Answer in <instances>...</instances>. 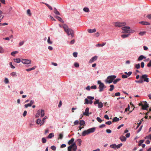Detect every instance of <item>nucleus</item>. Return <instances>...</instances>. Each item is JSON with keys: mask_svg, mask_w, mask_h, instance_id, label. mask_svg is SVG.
<instances>
[{"mask_svg": "<svg viewBox=\"0 0 151 151\" xmlns=\"http://www.w3.org/2000/svg\"><path fill=\"white\" fill-rule=\"evenodd\" d=\"M95 128L93 127L88 129L87 130L83 131L82 134V135L83 136H86V135L89 134L93 132L95 130Z\"/></svg>", "mask_w": 151, "mask_h": 151, "instance_id": "f257e3e1", "label": "nucleus"}, {"mask_svg": "<svg viewBox=\"0 0 151 151\" xmlns=\"http://www.w3.org/2000/svg\"><path fill=\"white\" fill-rule=\"evenodd\" d=\"M116 76L115 75H111L108 76L105 80L106 83H111L113 81V80L116 78Z\"/></svg>", "mask_w": 151, "mask_h": 151, "instance_id": "f03ea898", "label": "nucleus"}, {"mask_svg": "<svg viewBox=\"0 0 151 151\" xmlns=\"http://www.w3.org/2000/svg\"><path fill=\"white\" fill-rule=\"evenodd\" d=\"M114 24L116 27H120L125 26L126 24L125 22H114Z\"/></svg>", "mask_w": 151, "mask_h": 151, "instance_id": "7ed1b4c3", "label": "nucleus"}, {"mask_svg": "<svg viewBox=\"0 0 151 151\" xmlns=\"http://www.w3.org/2000/svg\"><path fill=\"white\" fill-rule=\"evenodd\" d=\"M77 148V146L76 145L75 143H74L73 144L68 147V151H71L72 149L73 151H75L76 150Z\"/></svg>", "mask_w": 151, "mask_h": 151, "instance_id": "20e7f679", "label": "nucleus"}, {"mask_svg": "<svg viewBox=\"0 0 151 151\" xmlns=\"http://www.w3.org/2000/svg\"><path fill=\"white\" fill-rule=\"evenodd\" d=\"M98 83L99 85V91L101 92L103 91L104 89L106 88V86L104 85L103 83H101V81H98Z\"/></svg>", "mask_w": 151, "mask_h": 151, "instance_id": "39448f33", "label": "nucleus"}, {"mask_svg": "<svg viewBox=\"0 0 151 151\" xmlns=\"http://www.w3.org/2000/svg\"><path fill=\"white\" fill-rule=\"evenodd\" d=\"M130 29L129 27L125 26L122 28V29L123 30L122 33H129V29Z\"/></svg>", "mask_w": 151, "mask_h": 151, "instance_id": "423d86ee", "label": "nucleus"}, {"mask_svg": "<svg viewBox=\"0 0 151 151\" xmlns=\"http://www.w3.org/2000/svg\"><path fill=\"white\" fill-rule=\"evenodd\" d=\"M63 27L65 31L67 34L68 35H69V29L68 28V26L66 24H64L63 25Z\"/></svg>", "mask_w": 151, "mask_h": 151, "instance_id": "0eeeda50", "label": "nucleus"}, {"mask_svg": "<svg viewBox=\"0 0 151 151\" xmlns=\"http://www.w3.org/2000/svg\"><path fill=\"white\" fill-rule=\"evenodd\" d=\"M22 62L24 64H28L31 63V61L29 60L28 59H22Z\"/></svg>", "mask_w": 151, "mask_h": 151, "instance_id": "6e6552de", "label": "nucleus"}, {"mask_svg": "<svg viewBox=\"0 0 151 151\" xmlns=\"http://www.w3.org/2000/svg\"><path fill=\"white\" fill-rule=\"evenodd\" d=\"M147 75L146 74L142 75L141 77V78L144 79V81L147 82H149V78H147Z\"/></svg>", "mask_w": 151, "mask_h": 151, "instance_id": "1a4fd4ad", "label": "nucleus"}, {"mask_svg": "<svg viewBox=\"0 0 151 151\" xmlns=\"http://www.w3.org/2000/svg\"><path fill=\"white\" fill-rule=\"evenodd\" d=\"M148 104L146 101H145L144 104L142 105V109L144 110H146L148 107Z\"/></svg>", "mask_w": 151, "mask_h": 151, "instance_id": "9d476101", "label": "nucleus"}, {"mask_svg": "<svg viewBox=\"0 0 151 151\" xmlns=\"http://www.w3.org/2000/svg\"><path fill=\"white\" fill-rule=\"evenodd\" d=\"M98 58V56H95L93 57L90 60H89V63H91L95 60H96Z\"/></svg>", "mask_w": 151, "mask_h": 151, "instance_id": "9b49d317", "label": "nucleus"}, {"mask_svg": "<svg viewBox=\"0 0 151 151\" xmlns=\"http://www.w3.org/2000/svg\"><path fill=\"white\" fill-rule=\"evenodd\" d=\"M93 103V101L92 100H91L89 101H88L87 99H85V104H91Z\"/></svg>", "mask_w": 151, "mask_h": 151, "instance_id": "f8f14e48", "label": "nucleus"}, {"mask_svg": "<svg viewBox=\"0 0 151 151\" xmlns=\"http://www.w3.org/2000/svg\"><path fill=\"white\" fill-rule=\"evenodd\" d=\"M89 108L88 107H87L86 108L85 112L83 113V114L84 115L88 116L89 114Z\"/></svg>", "mask_w": 151, "mask_h": 151, "instance_id": "ddd939ff", "label": "nucleus"}, {"mask_svg": "<svg viewBox=\"0 0 151 151\" xmlns=\"http://www.w3.org/2000/svg\"><path fill=\"white\" fill-rule=\"evenodd\" d=\"M96 29L95 28L94 29H88L87 30V31L89 33H90L95 32H96Z\"/></svg>", "mask_w": 151, "mask_h": 151, "instance_id": "4468645a", "label": "nucleus"}, {"mask_svg": "<svg viewBox=\"0 0 151 151\" xmlns=\"http://www.w3.org/2000/svg\"><path fill=\"white\" fill-rule=\"evenodd\" d=\"M69 33L70 35H71L72 37H73L74 36V31L71 29L70 28L69 30Z\"/></svg>", "mask_w": 151, "mask_h": 151, "instance_id": "2eb2a0df", "label": "nucleus"}, {"mask_svg": "<svg viewBox=\"0 0 151 151\" xmlns=\"http://www.w3.org/2000/svg\"><path fill=\"white\" fill-rule=\"evenodd\" d=\"M139 23L145 25H150V23L147 22L142 21L139 22Z\"/></svg>", "mask_w": 151, "mask_h": 151, "instance_id": "dca6fc26", "label": "nucleus"}, {"mask_svg": "<svg viewBox=\"0 0 151 151\" xmlns=\"http://www.w3.org/2000/svg\"><path fill=\"white\" fill-rule=\"evenodd\" d=\"M120 139L122 142L125 141L126 140V137L124 136H122L120 137Z\"/></svg>", "mask_w": 151, "mask_h": 151, "instance_id": "f3484780", "label": "nucleus"}, {"mask_svg": "<svg viewBox=\"0 0 151 151\" xmlns=\"http://www.w3.org/2000/svg\"><path fill=\"white\" fill-rule=\"evenodd\" d=\"M47 117L45 116L43 119L42 120L40 123V126H42L44 124L45 120L47 119Z\"/></svg>", "mask_w": 151, "mask_h": 151, "instance_id": "a211bd4d", "label": "nucleus"}, {"mask_svg": "<svg viewBox=\"0 0 151 151\" xmlns=\"http://www.w3.org/2000/svg\"><path fill=\"white\" fill-rule=\"evenodd\" d=\"M146 58V57L143 55H141L138 58V60L140 61L142 60L143 59Z\"/></svg>", "mask_w": 151, "mask_h": 151, "instance_id": "6ab92c4d", "label": "nucleus"}, {"mask_svg": "<svg viewBox=\"0 0 151 151\" xmlns=\"http://www.w3.org/2000/svg\"><path fill=\"white\" fill-rule=\"evenodd\" d=\"M74 140V139L73 138H72L70 139V140H69L68 142V144L70 145L71 144H73V143Z\"/></svg>", "mask_w": 151, "mask_h": 151, "instance_id": "aec40b11", "label": "nucleus"}, {"mask_svg": "<svg viewBox=\"0 0 151 151\" xmlns=\"http://www.w3.org/2000/svg\"><path fill=\"white\" fill-rule=\"evenodd\" d=\"M119 118L116 117H115L113 118L112 122H117L119 121Z\"/></svg>", "mask_w": 151, "mask_h": 151, "instance_id": "412c9836", "label": "nucleus"}, {"mask_svg": "<svg viewBox=\"0 0 151 151\" xmlns=\"http://www.w3.org/2000/svg\"><path fill=\"white\" fill-rule=\"evenodd\" d=\"M55 17L56 19H57L60 22H62V23L64 22L63 21L62 19V18L61 17H60L56 16Z\"/></svg>", "mask_w": 151, "mask_h": 151, "instance_id": "4be33fe9", "label": "nucleus"}, {"mask_svg": "<svg viewBox=\"0 0 151 151\" xmlns=\"http://www.w3.org/2000/svg\"><path fill=\"white\" fill-rule=\"evenodd\" d=\"M40 115V110H39L37 111V112L35 115V117H38Z\"/></svg>", "mask_w": 151, "mask_h": 151, "instance_id": "5701e85b", "label": "nucleus"}, {"mask_svg": "<svg viewBox=\"0 0 151 151\" xmlns=\"http://www.w3.org/2000/svg\"><path fill=\"white\" fill-rule=\"evenodd\" d=\"M45 115L44 111L43 110H41L40 111V116L41 117H43Z\"/></svg>", "mask_w": 151, "mask_h": 151, "instance_id": "b1692460", "label": "nucleus"}, {"mask_svg": "<svg viewBox=\"0 0 151 151\" xmlns=\"http://www.w3.org/2000/svg\"><path fill=\"white\" fill-rule=\"evenodd\" d=\"M54 13L55 14H56V15H60V13L57 10V9L55 8H54Z\"/></svg>", "mask_w": 151, "mask_h": 151, "instance_id": "393cba45", "label": "nucleus"}, {"mask_svg": "<svg viewBox=\"0 0 151 151\" xmlns=\"http://www.w3.org/2000/svg\"><path fill=\"white\" fill-rule=\"evenodd\" d=\"M103 104L101 102H99L98 104V107L99 108H101L103 106Z\"/></svg>", "mask_w": 151, "mask_h": 151, "instance_id": "a878e982", "label": "nucleus"}, {"mask_svg": "<svg viewBox=\"0 0 151 151\" xmlns=\"http://www.w3.org/2000/svg\"><path fill=\"white\" fill-rule=\"evenodd\" d=\"M80 124L81 126L83 125L84 127V124H85V122L84 121L81 120L80 121Z\"/></svg>", "mask_w": 151, "mask_h": 151, "instance_id": "bb28decb", "label": "nucleus"}, {"mask_svg": "<svg viewBox=\"0 0 151 151\" xmlns=\"http://www.w3.org/2000/svg\"><path fill=\"white\" fill-rule=\"evenodd\" d=\"M54 136V134L52 133H50L48 137H47V138H51L52 137H53Z\"/></svg>", "mask_w": 151, "mask_h": 151, "instance_id": "cd10ccee", "label": "nucleus"}, {"mask_svg": "<svg viewBox=\"0 0 151 151\" xmlns=\"http://www.w3.org/2000/svg\"><path fill=\"white\" fill-rule=\"evenodd\" d=\"M110 88L109 89V91H112L114 88V86L113 85H111L110 86Z\"/></svg>", "mask_w": 151, "mask_h": 151, "instance_id": "c85d7f7f", "label": "nucleus"}, {"mask_svg": "<svg viewBox=\"0 0 151 151\" xmlns=\"http://www.w3.org/2000/svg\"><path fill=\"white\" fill-rule=\"evenodd\" d=\"M110 147L114 149H116V145L115 144H114L111 145L110 146Z\"/></svg>", "mask_w": 151, "mask_h": 151, "instance_id": "c756f323", "label": "nucleus"}, {"mask_svg": "<svg viewBox=\"0 0 151 151\" xmlns=\"http://www.w3.org/2000/svg\"><path fill=\"white\" fill-rule=\"evenodd\" d=\"M106 44V43H103L102 44H98L96 45V47H97V46L102 47V46H104V45H105Z\"/></svg>", "mask_w": 151, "mask_h": 151, "instance_id": "7c9ffc66", "label": "nucleus"}, {"mask_svg": "<svg viewBox=\"0 0 151 151\" xmlns=\"http://www.w3.org/2000/svg\"><path fill=\"white\" fill-rule=\"evenodd\" d=\"M120 80L121 79L120 78H117L113 81V83L114 84H116L117 82H119Z\"/></svg>", "mask_w": 151, "mask_h": 151, "instance_id": "2f4dec72", "label": "nucleus"}, {"mask_svg": "<svg viewBox=\"0 0 151 151\" xmlns=\"http://www.w3.org/2000/svg\"><path fill=\"white\" fill-rule=\"evenodd\" d=\"M135 82L137 83H142L143 82V81L142 80V79L141 78H140V79L138 81H135Z\"/></svg>", "mask_w": 151, "mask_h": 151, "instance_id": "473e14b6", "label": "nucleus"}, {"mask_svg": "<svg viewBox=\"0 0 151 151\" xmlns=\"http://www.w3.org/2000/svg\"><path fill=\"white\" fill-rule=\"evenodd\" d=\"M129 34L122 35H121V37L123 38H125L129 37Z\"/></svg>", "mask_w": 151, "mask_h": 151, "instance_id": "72a5a7b5", "label": "nucleus"}, {"mask_svg": "<svg viewBox=\"0 0 151 151\" xmlns=\"http://www.w3.org/2000/svg\"><path fill=\"white\" fill-rule=\"evenodd\" d=\"M83 10L84 11L86 12H88L89 11V9L87 7H85L83 9Z\"/></svg>", "mask_w": 151, "mask_h": 151, "instance_id": "f704fd0d", "label": "nucleus"}, {"mask_svg": "<svg viewBox=\"0 0 151 151\" xmlns=\"http://www.w3.org/2000/svg\"><path fill=\"white\" fill-rule=\"evenodd\" d=\"M27 13L28 15H29V16H31L32 15V14L31 13L30 10L29 9H28L27 10Z\"/></svg>", "mask_w": 151, "mask_h": 151, "instance_id": "c9c22d12", "label": "nucleus"}, {"mask_svg": "<svg viewBox=\"0 0 151 151\" xmlns=\"http://www.w3.org/2000/svg\"><path fill=\"white\" fill-rule=\"evenodd\" d=\"M14 61L15 62L19 63L20 62V60L19 58H16L14 59Z\"/></svg>", "mask_w": 151, "mask_h": 151, "instance_id": "e433bc0d", "label": "nucleus"}, {"mask_svg": "<svg viewBox=\"0 0 151 151\" xmlns=\"http://www.w3.org/2000/svg\"><path fill=\"white\" fill-rule=\"evenodd\" d=\"M144 142V140H140L139 142L138 145L139 146H140L142 145V144Z\"/></svg>", "mask_w": 151, "mask_h": 151, "instance_id": "4c0bfd02", "label": "nucleus"}, {"mask_svg": "<svg viewBox=\"0 0 151 151\" xmlns=\"http://www.w3.org/2000/svg\"><path fill=\"white\" fill-rule=\"evenodd\" d=\"M35 68L34 67H33L32 68H31L26 69V70L27 71H29L35 69Z\"/></svg>", "mask_w": 151, "mask_h": 151, "instance_id": "58836bf2", "label": "nucleus"}, {"mask_svg": "<svg viewBox=\"0 0 151 151\" xmlns=\"http://www.w3.org/2000/svg\"><path fill=\"white\" fill-rule=\"evenodd\" d=\"M63 137V135L62 133H60L59 135V137L58 138V139H62Z\"/></svg>", "mask_w": 151, "mask_h": 151, "instance_id": "ea45409f", "label": "nucleus"}, {"mask_svg": "<svg viewBox=\"0 0 151 151\" xmlns=\"http://www.w3.org/2000/svg\"><path fill=\"white\" fill-rule=\"evenodd\" d=\"M47 42L49 44H52V42L50 41V37H48Z\"/></svg>", "mask_w": 151, "mask_h": 151, "instance_id": "a19ab883", "label": "nucleus"}, {"mask_svg": "<svg viewBox=\"0 0 151 151\" xmlns=\"http://www.w3.org/2000/svg\"><path fill=\"white\" fill-rule=\"evenodd\" d=\"M146 33L145 31H144L143 32H140L139 34L140 36H143Z\"/></svg>", "mask_w": 151, "mask_h": 151, "instance_id": "79ce46f5", "label": "nucleus"}, {"mask_svg": "<svg viewBox=\"0 0 151 151\" xmlns=\"http://www.w3.org/2000/svg\"><path fill=\"white\" fill-rule=\"evenodd\" d=\"M77 140L79 146H80L81 145V142H82L81 140L80 139H78Z\"/></svg>", "mask_w": 151, "mask_h": 151, "instance_id": "37998d69", "label": "nucleus"}, {"mask_svg": "<svg viewBox=\"0 0 151 151\" xmlns=\"http://www.w3.org/2000/svg\"><path fill=\"white\" fill-rule=\"evenodd\" d=\"M47 140L45 138H42V142L43 143H45L46 142Z\"/></svg>", "mask_w": 151, "mask_h": 151, "instance_id": "c03bdc74", "label": "nucleus"}, {"mask_svg": "<svg viewBox=\"0 0 151 151\" xmlns=\"http://www.w3.org/2000/svg\"><path fill=\"white\" fill-rule=\"evenodd\" d=\"M11 75L12 76H17V73L16 72H13L11 74Z\"/></svg>", "mask_w": 151, "mask_h": 151, "instance_id": "a18cd8bd", "label": "nucleus"}, {"mask_svg": "<svg viewBox=\"0 0 151 151\" xmlns=\"http://www.w3.org/2000/svg\"><path fill=\"white\" fill-rule=\"evenodd\" d=\"M4 82L6 84L8 83H9V81L8 79L7 78H5L4 80Z\"/></svg>", "mask_w": 151, "mask_h": 151, "instance_id": "49530a36", "label": "nucleus"}, {"mask_svg": "<svg viewBox=\"0 0 151 151\" xmlns=\"http://www.w3.org/2000/svg\"><path fill=\"white\" fill-rule=\"evenodd\" d=\"M18 53V51H14L13 52H12L11 53V55L13 56H14L15 54L16 53Z\"/></svg>", "mask_w": 151, "mask_h": 151, "instance_id": "de8ad7c7", "label": "nucleus"}, {"mask_svg": "<svg viewBox=\"0 0 151 151\" xmlns=\"http://www.w3.org/2000/svg\"><path fill=\"white\" fill-rule=\"evenodd\" d=\"M41 119H38L37 120L36 123L38 124H40V123H41Z\"/></svg>", "mask_w": 151, "mask_h": 151, "instance_id": "09e8293b", "label": "nucleus"}, {"mask_svg": "<svg viewBox=\"0 0 151 151\" xmlns=\"http://www.w3.org/2000/svg\"><path fill=\"white\" fill-rule=\"evenodd\" d=\"M96 120L97 121L101 123L102 121V120L99 117H97L96 118Z\"/></svg>", "mask_w": 151, "mask_h": 151, "instance_id": "8fccbe9b", "label": "nucleus"}, {"mask_svg": "<svg viewBox=\"0 0 151 151\" xmlns=\"http://www.w3.org/2000/svg\"><path fill=\"white\" fill-rule=\"evenodd\" d=\"M4 52V50L3 48L1 47H0V53H2Z\"/></svg>", "mask_w": 151, "mask_h": 151, "instance_id": "3c124183", "label": "nucleus"}, {"mask_svg": "<svg viewBox=\"0 0 151 151\" xmlns=\"http://www.w3.org/2000/svg\"><path fill=\"white\" fill-rule=\"evenodd\" d=\"M122 143H120L118 144V145H116V149L119 148L121 146H122Z\"/></svg>", "mask_w": 151, "mask_h": 151, "instance_id": "603ef678", "label": "nucleus"}, {"mask_svg": "<svg viewBox=\"0 0 151 151\" xmlns=\"http://www.w3.org/2000/svg\"><path fill=\"white\" fill-rule=\"evenodd\" d=\"M132 72L130 71L128 73L125 72L124 73L127 74L128 76H129L132 74Z\"/></svg>", "mask_w": 151, "mask_h": 151, "instance_id": "864d4df0", "label": "nucleus"}, {"mask_svg": "<svg viewBox=\"0 0 151 151\" xmlns=\"http://www.w3.org/2000/svg\"><path fill=\"white\" fill-rule=\"evenodd\" d=\"M145 138V139H151V134H150L148 136L146 137Z\"/></svg>", "mask_w": 151, "mask_h": 151, "instance_id": "5fc2aeb1", "label": "nucleus"}, {"mask_svg": "<svg viewBox=\"0 0 151 151\" xmlns=\"http://www.w3.org/2000/svg\"><path fill=\"white\" fill-rule=\"evenodd\" d=\"M31 106V104H30L29 103L28 104H25L24 105V107L26 108H27L29 106Z\"/></svg>", "mask_w": 151, "mask_h": 151, "instance_id": "6e6d98bb", "label": "nucleus"}, {"mask_svg": "<svg viewBox=\"0 0 151 151\" xmlns=\"http://www.w3.org/2000/svg\"><path fill=\"white\" fill-rule=\"evenodd\" d=\"M77 54H78V53L77 52H74L73 53V56L75 58H76L77 57Z\"/></svg>", "mask_w": 151, "mask_h": 151, "instance_id": "4d7b16f0", "label": "nucleus"}, {"mask_svg": "<svg viewBox=\"0 0 151 151\" xmlns=\"http://www.w3.org/2000/svg\"><path fill=\"white\" fill-rule=\"evenodd\" d=\"M51 149L53 150H55L56 149V147L55 146H52L51 147Z\"/></svg>", "mask_w": 151, "mask_h": 151, "instance_id": "13d9d810", "label": "nucleus"}, {"mask_svg": "<svg viewBox=\"0 0 151 151\" xmlns=\"http://www.w3.org/2000/svg\"><path fill=\"white\" fill-rule=\"evenodd\" d=\"M87 99H91V100H93L94 99V97H92L91 96H87Z\"/></svg>", "mask_w": 151, "mask_h": 151, "instance_id": "bf43d9fd", "label": "nucleus"}, {"mask_svg": "<svg viewBox=\"0 0 151 151\" xmlns=\"http://www.w3.org/2000/svg\"><path fill=\"white\" fill-rule=\"evenodd\" d=\"M128 76L124 74H123L122 75V78H127Z\"/></svg>", "mask_w": 151, "mask_h": 151, "instance_id": "052dcab7", "label": "nucleus"}, {"mask_svg": "<svg viewBox=\"0 0 151 151\" xmlns=\"http://www.w3.org/2000/svg\"><path fill=\"white\" fill-rule=\"evenodd\" d=\"M96 88H97L96 86V85H94L93 86H92L91 87V89H96Z\"/></svg>", "mask_w": 151, "mask_h": 151, "instance_id": "680f3d73", "label": "nucleus"}, {"mask_svg": "<svg viewBox=\"0 0 151 151\" xmlns=\"http://www.w3.org/2000/svg\"><path fill=\"white\" fill-rule=\"evenodd\" d=\"M50 18L52 21H55L56 20L51 15L50 16Z\"/></svg>", "mask_w": 151, "mask_h": 151, "instance_id": "e2e57ef3", "label": "nucleus"}, {"mask_svg": "<svg viewBox=\"0 0 151 151\" xmlns=\"http://www.w3.org/2000/svg\"><path fill=\"white\" fill-rule=\"evenodd\" d=\"M105 123L106 124L110 125L111 124L112 122L110 121H109L106 122Z\"/></svg>", "mask_w": 151, "mask_h": 151, "instance_id": "0e129e2a", "label": "nucleus"}, {"mask_svg": "<svg viewBox=\"0 0 151 151\" xmlns=\"http://www.w3.org/2000/svg\"><path fill=\"white\" fill-rule=\"evenodd\" d=\"M106 132L108 133H110L111 132V131L110 129H107L106 130Z\"/></svg>", "mask_w": 151, "mask_h": 151, "instance_id": "69168bd1", "label": "nucleus"}, {"mask_svg": "<svg viewBox=\"0 0 151 151\" xmlns=\"http://www.w3.org/2000/svg\"><path fill=\"white\" fill-rule=\"evenodd\" d=\"M78 123H79V121L78 120H76L74 122V125H77L78 124Z\"/></svg>", "mask_w": 151, "mask_h": 151, "instance_id": "338daca9", "label": "nucleus"}, {"mask_svg": "<svg viewBox=\"0 0 151 151\" xmlns=\"http://www.w3.org/2000/svg\"><path fill=\"white\" fill-rule=\"evenodd\" d=\"M147 17L148 19H151V14H149L147 15L146 16Z\"/></svg>", "mask_w": 151, "mask_h": 151, "instance_id": "774afa93", "label": "nucleus"}]
</instances>
